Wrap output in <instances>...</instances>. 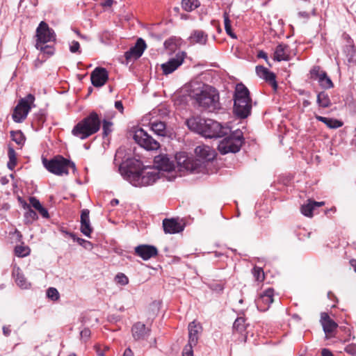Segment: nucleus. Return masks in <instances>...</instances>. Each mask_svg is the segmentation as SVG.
<instances>
[{"label": "nucleus", "mask_w": 356, "mask_h": 356, "mask_svg": "<svg viewBox=\"0 0 356 356\" xmlns=\"http://www.w3.org/2000/svg\"><path fill=\"white\" fill-rule=\"evenodd\" d=\"M196 158L188 156L184 152H178L175 160L180 170H187L193 173L203 172L207 164L216 156L213 149L207 145H199L195 149Z\"/></svg>", "instance_id": "nucleus-1"}, {"label": "nucleus", "mask_w": 356, "mask_h": 356, "mask_svg": "<svg viewBox=\"0 0 356 356\" xmlns=\"http://www.w3.org/2000/svg\"><path fill=\"white\" fill-rule=\"evenodd\" d=\"M189 95L200 106L210 111L220 108L219 95L216 90L210 86L193 82L190 86Z\"/></svg>", "instance_id": "nucleus-2"}, {"label": "nucleus", "mask_w": 356, "mask_h": 356, "mask_svg": "<svg viewBox=\"0 0 356 356\" xmlns=\"http://www.w3.org/2000/svg\"><path fill=\"white\" fill-rule=\"evenodd\" d=\"M120 171L125 179L136 187L146 186L154 184L160 178V172L156 168L145 166L138 170L120 167Z\"/></svg>", "instance_id": "nucleus-3"}, {"label": "nucleus", "mask_w": 356, "mask_h": 356, "mask_svg": "<svg viewBox=\"0 0 356 356\" xmlns=\"http://www.w3.org/2000/svg\"><path fill=\"white\" fill-rule=\"evenodd\" d=\"M101 127V120L96 112H91L89 115L78 122L72 131V134L84 140L97 133Z\"/></svg>", "instance_id": "nucleus-4"}, {"label": "nucleus", "mask_w": 356, "mask_h": 356, "mask_svg": "<svg viewBox=\"0 0 356 356\" xmlns=\"http://www.w3.org/2000/svg\"><path fill=\"white\" fill-rule=\"evenodd\" d=\"M234 101V114L240 118H247L251 112L252 101L248 89L243 83L236 86Z\"/></svg>", "instance_id": "nucleus-5"}, {"label": "nucleus", "mask_w": 356, "mask_h": 356, "mask_svg": "<svg viewBox=\"0 0 356 356\" xmlns=\"http://www.w3.org/2000/svg\"><path fill=\"white\" fill-rule=\"evenodd\" d=\"M35 47L42 53L47 56H51L54 53V48L51 44H47L48 42L56 40V33L52 29L44 22H41L36 29Z\"/></svg>", "instance_id": "nucleus-6"}, {"label": "nucleus", "mask_w": 356, "mask_h": 356, "mask_svg": "<svg viewBox=\"0 0 356 356\" xmlns=\"http://www.w3.org/2000/svg\"><path fill=\"white\" fill-rule=\"evenodd\" d=\"M42 163L50 172L59 176L68 175L70 169L74 172L76 170L75 164L73 162L60 156H56L49 161L43 159Z\"/></svg>", "instance_id": "nucleus-7"}, {"label": "nucleus", "mask_w": 356, "mask_h": 356, "mask_svg": "<svg viewBox=\"0 0 356 356\" xmlns=\"http://www.w3.org/2000/svg\"><path fill=\"white\" fill-rule=\"evenodd\" d=\"M243 143V137L242 133L240 131H236L222 140L218 144V149L222 154L229 152L236 153L240 150Z\"/></svg>", "instance_id": "nucleus-8"}, {"label": "nucleus", "mask_w": 356, "mask_h": 356, "mask_svg": "<svg viewBox=\"0 0 356 356\" xmlns=\"http://www.w3.org/2000/svg\"><path fill=\"white\" fill-rule=\"evenodd\" d=\"M34 102L35 97L31 94L20 99L12 114L13 121L17 123L22 122L26 118L31 108L35 106Z\"/></svg>", "instance_id": "nucleus-9"}, {"label": "nucleus", "mask_w": 356, "mask_h": 356, "mask_svg": "<svg viewBox=\"0 0 356 356\" xmlns=\"http://www.w3.org/2000/svg\"><path fill=\"white\" fill-rule=\"evenodd\" d=\"M229 132V127L222 126L217 121L208 119L205 120L201 135L205 138H220L227 135Z\"/></svg>", "instance_id": "nucleus-10"}, {"label": "nucleus", "mask_w": 356, "mask_h": 356, "mask_svg": "<svg viewBox=\"0 0 356 356\" xmlns=\"http://www.w3.org/2000/svg\"><path fill=\"white\" fill-rule=\"evenodd\" d=\"M134 139L140 147L147 150H156L160 147L159 143L141 128L135 131Z\"/></svg>", "instance_id": "nucleus-11"}, {"label": "nucleus", "mask_w": 356, "mask_h": 356, "mask_svg": "<svg viewBox=\"0 0 356 356\" xmlns=\"http://www.w3.org/2000/svg\"><path fill=\"white\" fill-rule=\"evenodd\" d=\"M311 78L318 81L319 85L325 88L329 89L333 87V83L327 76V73L321 70L319 66H314L310 71Z\"/></svg>", "instance_id": "nucleus-12"}, {"label": "nucleus", "mask_w": 356, "mask_h": 356, "mask_svg": "<svg viewBox=\"0 0 356 356\" xmlns=\"http://www.w3.org/2000/svg\"><path fill=\"white\" fill-rule=\"evenodd\" d=\"M186 57L184 51H179L175 57L170 58L168 62L161 65L164 74H169L176 70L184 62Z\"/></svg>", "instance_id": "nucleus-13"}, {"label": "nucleus", "mask_w": 356, "mask_h": 356, "mask_svg": "<svg viewBox=\"0 0 356 356\" xmlns=\"http://www.w3.org/2000/svg\"><path fill=\"white\" fill-rule=\"evenodd\" d=\"M274 290L268 288L256 300V305L259 310L266 311L273 302Z\"/></svg>", "instance_id": "nucleus-14"}, {"label": "nucleus", "mask_w": 356, "mask_h": 356, "mask_svg": "<svg viewBox=\"0 0 356 356\" xmlns=\"http://www.w3.org/2000/svg\"><path fill=\"white\" fill-rule=\"evenodd\" d=\"M146 49V44L144 40L138 38L136 44L125 52L124 56L127 61L139 58Z\"/></svg>", "instance_id": "nucleus-15"}, {"label": "nucleus", "mask_w": 356, "mask_h": 356, "mask_svg": "<svg viewBox=\"0 0 356 356\" xmlns=\"http://www.w3.org/2000/svg\"><path fill=\"white\" fill-rule=\"evenodd\" d=\"M108 79L107 70L104 67H96L91 73L90 79L95 87L103 86Z\"/></svg>", "instance_id": "nucleus-16"}, {"label": "nucleus", "mask_w": 356, "mask_h": 356, "mask_svg": "<svg viewBox=\"0 0 356 356\" xmlns=\"http://www.w3.org/2000/svg\"><path fill=\"white\" fill-rule=\"evenodd\" d=\"M154 165L159 171H171L175 168L174 161L165 154H160L154 157Z\"/></svg>", "instance_id": "nucleus-17"}, {"label": "nucleus", "mask_w": 356, "mask_h": 356, "mask_svg": "<svg viewBox=\"0 0 356 356\" xmlns=\"http://www.w3.org/2000/svg\"><path fill=\"white\" fill-rule=\"evenodd\" d=\"M135 253L143 260H148L158 254V250L154 245H140L135 248Z\"/></svg>", "instance_id": "nucleus-18"}, {"label": "nucleus", "mask_w": 356, "mask_h": 356, "mask_svg": "<svg viewBox=\"0 0 356 356\" xmlns=\"http://www.w3.org/2000/svg\"><path fill=\"white\" fill-rule=\"evenodd\" d=\"M188 343L191 346H195L198 341L199 334L202 330V325L196 321L188 325Z\"/></svg>", "instance_id": "nucleus-19"}, {"label": "nucleus", "mask_w": 356, "mask_h": 356, "mask_svg": "<svg viewBox=\"0 0 356 356\" xmlns=\"http://www.w3.org/2000/svg\"><path fill=\"white\" fill-rule=\"evenodd\" d=\"M256 72L260 78L264 79L271 85L275 90L277 89V84L275 80V74L273 72L261 65L256 67Z\"/></svg>", "instance_id": "nucleus-20"}, {"label": "nucleus", "mask_w": 356, "mask_h": 356, "mask_svg": "<svg viewBox=\"0 0 356 356\" xmlns=\"http://www.w3.org/2000/svg\"><path fill=\"white\" fill-rule=\"evenodd\" d=\"M163 227L164 232L167 234H176L184 229V226L173 218L163 220Z\"/></svg>", "instance_id": "nucleus-21"}, {"label": "nucleus", "mask_w": 356, "mask_h": 356, "mask_svg": "<svg viewBox=\"0 0 356 356\" xmlns=\"http://www.w3.org/2000/svg\"><path fill=\"white\" fill-rule=\"evenodd\" d=\"M321 323L326 335L332 333L337 327V324L330 318L327 313H322L321 315Z\"/></svg>", "instance_id": "nucleus-22"}, {"label": "nucleus", "mask_w": 356, "mask_h": 356, "mask_svg": "<svg viewBox=\"0 0 356 356\" xmlns=\"http://www.w3.org/2000/svg\"><path fill=\"white\" fill-rule=\"evenodd\" d=\"M149 334V330L140 322L135 323L132 327V335L136 340L145 339Z\"/></svg>", "instance_id": "nucleus-23"}, {"label": "nucleus", "mask_w": 356, "mask_h": 356, "mask_svg": "<svg viewBox=\"0 0 356 356\" xmlns=\"http://www.w3.org/2000/svg\"><path fill=\"white\" fill-rule=\"evenodd\" d=\"M89 210L83 209L81 214V231L86 236L90 237L92 232L89 218Z\"/></svg>", "instance_id": "nucleus-24"}, {"label": "nucleus", "mask_w": 356, "mask_h": 356, "mask_svg": "<svg viewBox=\"0 0 356 356\" xmlns=\"http://www.w3.org/2000/svg\"><path fill=\"white\" fill-rule=\"evenodd\" d=\"M204 122L205 119L200 117H192L186 120V124L189 129L201 135Z\"/></svg>", "instance_id": "nucleus-25"}, {"label": "nucleus", "mask_w": 356, "mask_h": 356, "mask_svg": "<svg viewBox=\"0 0 356 356\" xmlns=\"http://www.w3.org/2000/svg\"><path fill=\"white\" fill-rule=\"evenodd\" d=\"M13 276L17 285L22 289H27L31 287V283L28 282L19 268H15L13 270Z\"/></svg>", "instance_id": "nucleus-26"}, {"label": "nucleus", "mask_w": 356, "mask_h": 356, "mask_svg": "<svg viewBox=\"0 0 356 356\" xmlns=\"http://www.w3.org/2000/svg\"><path fill=\"white\" fill-rule=\"evenodd\" d=\"M274 59L277 61L288 60L289 59V47L283 44L277 45L274 53Z\"/></svg>", "instance_id": "nucleus-27"}, {"label": "nucleus", "mask_w": 356, "mask_h": 356, "mask_svg": "<svg viewBox=\"0 0 356 356\" xmlns=\"http://www.w3.org/2000/svg\"><path fill=\"white\" fill-rule=\"evenodd\" d=\"M191 43H199L204 44L207 40V35L201 30L194 31L189 37Z\"/></svg>", "instance_id": "nucleus-28"}, {"label": "nucleus", "mask_w": 356, "mask_h": 356, "mask_svg": "<svg viewBox=\"0 0 356 356\" xmlns=\"http://www.w3.org/2000/svg\"><path fill=\"white\" fill-rule=\"evenodd\" d=\"M316 119L320 122H323L327 125V127L330 129H337L342 127L343 125V123L341 121L333 118L316 115Z\"/></svg>", "instance_id": "nucleus-29"}, {"label": "nucleus", "mask_w": 356, "mask_h": 356, "mask_svg": "<svg viewBox=\"0 0 356 356\" xmlns=\"http://www.w3.org/2000/svg\"><path fill=\"white\" fill-rule=\"evenodd\" d=\"M182 44V40L179 38L172 37L164 42V46L166 49H168L171 52H174L176 49Z\"/></svg>", "instance_id": "nucleus-30"}, {"label": "nucleus", "mask_w": 356, "mask_h": 356, "mask_svg": "<svg viewBox=\"0 0 356 356\" xmlns=\"http://www.w3.org/2000/svg\"><path fill=\"white\" fill-rule=\"evenodd\" d=\"M151 129L158 136H165L167 135L165 124L161 121L151 122Z\"/></svg>", "instance_id": "nucleus-31"}, {"label": "nucleus", "mask_w": 356, "mask_h": 356, "mask_svg": "<svg viewBox=\"0 0 356 356\" xmlns=\"http://www.w3.org/2000/svg\"><path fill=\"white\" fill-rule=\"evenodd\" d=\"M317 104L323 108H327L331 105L329 95L325 92H321L317 95Z\"/></svg>", "instance_id": "nucleus-32"}, {"label": "nucleus", "mask_w": 356, "mask_h": 356, "mask_svg": "<svg viewBox=\"0 0 356 356\" xmlns=\"http://www.w3.org/2000/svg\"><path fill=\"white\" fill-rule=\"evenodd\" d=\"M200 6L198 0H182L181 7L186 12H191Z\"/></svg>", "instance_id": "nucleus-33"}, {"label": "nucleus", "mask_w": 356, "mask_h": 356, "mask_svg": "<svg viewBox=\"0 0 356 356\" xmlns=\"http://www.w3.org/2000/svg\"><path fill=\"white\" fill-rule=\"evenodd\" d=\"M223 18H224V24H225V29L227 35H229L231 38L236 39V34L232 31L231 28V21L229 17V15L227 12H225L223 14Z\"/></svg>", "instance_id": "nucleus-34"}, {"label": "nucleus", "mask_w": 356, "mask_h": 356, "mask_svg": "<svg viewBox=\"0 0 356 356\" xmlns=\"http://www.w3.org/2000/svg\"><path fill=\"white\" fill-rule=\"evenodd\" d=\"M10 136L13 141L17 145H22L25 141V137L21 131H12Z\"/></svg>", "instance_id": "nucleus-35"}, {"label": "nucleus", "mask_w": 356, "mask_h": 356, "mask_svg": "<svg viewBox=\"0 0 356 356\" xmlns=\"http://www.w3.org/2000/svg\"><path fill=\"white\" fill-rule=\"evenodd\" d=\"M233 328L234 330L242 333L245 330L246 325L245 323V318L243 317L237 318L233 325Z\"/></svg>", "instance_id": "nucleus-36"}, {"label": "nucleus", "mask_w": 356, "mask_h": 356, "mask_svg": "<svg viewBox=\"0 0 356 356\" xmlns=\"http://www.w3.org/2000/svg\"><path fill=\"white\" fill-rule=\"evenodd\" d=\"M8 154L9 158V161L8 162V168L10 170H13L17 164L16 153L13 148L10 147L8 149Z\"/></svg>", "instance_id": "nucleus-37"}, {"label": "nucleus", "mask_w": 356, "mask_h": 356, "mask_svg": "<svg viewBox=\"0 0 356 356\" xmlns=\"http://www.w3.org/2000/svg\"><path fill=\"white\" fill-rule=\"evenodd\" d=\"M314 209V207L312 203V201L309 200L307 204H303L301 207V213L305 216L312 217Z\"/></svg>", "instance_id": "nucleus-38"}, {"label": "nucleus", "mask_w": 356, "mask_h": 356, "mask_svg": "<svg viewBox=\"0 0 356 356\" xmlns=\"http://www.w3.org/2000/svg\"><path fill=\"white\" fill-rule=\"evenodd\" d=\"M15 254L18 257H26L29 254L30 249L27 246L18 245L15 249Z\"/></svg>", "instance_id": "nucleus-39"}, {"label": "nucleus", "mask_w": 356, "mask_h": 356, "mask_svg": "<svg viewBox=\"0 0 356 356\" xmlns=\"http://www.w3.org/2000/svg\"><path fill=\"white\" fill-rule=\"evenodd\" d=\"M254 277L257 281L261 282L264 279V273L261 268L254 267L252 270Z\"/></svg>", "instance_id": "nucleus-40"}, {"label": "nucleus", "mask_w": 356, "mask_h": 356, "mask_svg": "<svg viewBox=\"0 0 356 356\" xmlns=\"http://www.w3.org/2000/svg\"><path fill=\"white\" fill-rule=\"evenodd\" d=\"M47 296L49 298L52 300H57L59 299V293L58 290L55 288L51 287L47 291Z\"/></svg>", "instance_id": "nucleus-41"}, {"label": "nucleus", "mask_w": 356, "mask_h": 356, "mask_svg": "<svg viewBox=\"0 0 356 356\" xmlns=\"http://www.w3.org/2000/svg\"><path fill=\"white\" fill-rule=\"evenodd\" d=\"M24 217L28 222H31L37 219L38 216L35 211L29 208V210L25 213Z\"/></svg>", "instance_id": "nucleus-42"}, {"label": "nucleus", "mask_w": 356, "mask_h": 356, "mask_svg": "<svg viewBox=\"0 0 356 356\" xmlns=\"http://www.w3.org/2000/svg\"><path fill=\"white\" fill-rule=\"evenodd\" d=\"M115 281L121 284V285H126L128 284L129 282V279L128 277L123 273H118L116 276H115Z\"/></svg>", "instance_id": "nucleus-43"}, {"label": "nucleus", "mask_w": 356, "mask_h": 356, "mask_svg": "<svg viewBox=\"0 0 356 356\" xmlns=\"http://www.w3.org/2000/svg\"><path fill=\"white\" fill-rule=\"evenodd\" d=\"M103 134L104 136H108L112 131L111 127L113 123L108 120H103Z\"/></svg>", "instance_id": "nucleus-44"}, {"label": "nucleus", "mask_w": 356, "mask_h": 356, "mask_svg": "<svg viewBox=\"0 0 356 356\" xmlns=\"http://www.w3.org/2000/svg\"><path fill=\"white\" fill-rule=\"evenodd\" d=\"M74 240H76L79 245H82L86 249H91L92 248V244L88 241L80 238H74Z\"/></svg>", "instance_id": "nucleus-45"}, {"label": "nucleus", "mask_w": 356, "mask_h": 356, "mask_svg": "<svg viewBox=\"0 0 356 356\" xmlns=\"http://www.w3.org/2000/svg\"><path fill=\"white\" fill-rule=\"evenodd\" d=\"M80 44L77 41L73 40L70 44V50L72 53H80Z\"/></svg>", "instance_id": "nucleus-46"}, {"label": "nucleus", "mask_w": 356, "mask_h": 356, "mask_svg": "<svg viewBox=\"0 0 356 356\" xmlns=\"http://www.w3.org/2000/svg\"><path fill=\"white\" fill-rule=\"evenodd\" d=\"M345 351L353 356H356V344L352 343L345 348Z\"/></svg>", "instance_id": "nucleus-47"}, {"label": "nucleus", "mask_w": 356, "mask_h": 356, "mask_svg": "<svg viewBox=\"0 0 356 356\" xmlns=\"http://www.w3.org/2000/svg\"><path fill=\"white\" fill-rule=\"evenodd\" d=\"M194 346H191L189 343L187 346H186L184 352H183V356H193V347Z\"/></svg>", "instance_id": "nucleus-48"}, {"label": "nucleus", "mask_w": 356, "mask_h": 356, "mask_svg": "<svg viewBox=\"0 0 356 356\" xmlns=\"http://www.w3.org/2000/svg\"><path fill=\"white\" fill-rule=\"evenodd\" d=\"M29 202H30V204L35 209H36L38 207H39V206L41 204L40 201L38 200H37L35 197H30L29 198Z\"/></svg>", "instance_id": "nucleus-49"}, {"label": "nucleus", "mask_w": 356, "mask_h": 356, "mask_svg": "<svg viewBox=\"0 0 356 356\" xmlns=\"http://www.w3.org/2000/svg\"><path fill=\"white\" fill-rule=\"evenodd\" d=\"M299 18L307 20L310 17V13L306 11H300L298 13Z\"/></svg>", "instance_id": "nucleus-50"}, {"label": "nucleus", "mask_w": 356, "mask_h": 356, "mask_svg": "<svg viewBox=\"0 0 356 356\" xmlns=\"http://www.w3.org/2000/svg\"><path fill=\"white\" fill-rule=\"evenodd\" d=\"M90 336V330L88 328H85L81 332V337L83 339H88Z\"/></svg>", "instance_id": "nucleus-51"}, {"label": "nucleus", "mask_w": 356, "mask_h": 356, "mask_svg": "<svg viewBox=\"0 0 356 356\" xmlns=\"http://www.w3.org/2000/svg\"><path fill=\"white\" fill-rule=\"evenodd\" d=\"M38 212L40 213V214L44 217V218H49V213H48V211L47 210L44 208L43 207H41V209L38 211Z\"/></svg>", "instance_id": "nucleus-52"}, {"label": "nucleus", "mask_w": 356, "mask_h": 356, "mask_svg": "<svg viewBox=\"0 0 356 356\" xmlns=\"http://www.w3.org/2000/svg\"><path fill=\"white\" fill-rule=\"evenodd\" d=\"M257 57L260 58H264L266 62H268L267 54L266 52H264V51H259L257 54Z\"/></svg>", "instance_id": "nucleus-53"}, {"label": "nucleus", "mask_w": 356, "mask_h": 356, "mask_svg": "<svg viewBox=\"0 0 356 356\" xmlns=\"http://www.w3.org/2000/svg\"><path fill=\"white\" fill-rule=\"evenodd\" d=\"M115 107L120 112L123 111V105L120 101H117L115 102Z\"/></svg>", "instance_id": "nucleus-54"}, {"label": "nucleus", "mask_w": 356, "mask_h": 356, "mask_svg": "<svg viewBox=\"0 0 356 356\" xmlns=\"http://www.w3.org/2000/svg\"><path fill=\"white\" fill-rule=\"evenodd\" d=\"M95 350L98 356H105L104 350H102L99 346H96Z\"/></svg>", "instance_id": "nucleus-55"}, {"label": "nucleus", "mask_w": 356, "mask_h": 356, "mask_svg": "<svg viewBox=\"0 0 356 356\" xmlns=\"http://www.w3.org/2000/svg\"><path fill=\"white\" fill-rule=\"evenodd\" d=\"M123 356H134V353L132 352L131 348H127L124 350Z\"/></svg>", "instance_id": "nucleus-56"}, {"label": "nucleus", "mask_w": 356, "mask_h": 356, "mask_svg": "<svg viewBox=\"0 0 356 356\" xmlns=\"http://www.w3.org/2000/svg\"><path fill=\"white\" fill-rule=\"evenodd\" d=\"M322 356H333V355L329 350L325 348L322 350Z\"/></svg>", "instance_id": "nucleus-57"}, {"label": "nucleus", "mask_w": 356, "mask_h": 356, "mask_svg": "<svg viewBox=\"0 0 356 356\" xmlns=\"http://www.w3.org/2000/svg\"><path fill=\"white\" fill-rule=\"evenodd\" d=\"M312 203L314 206V207H321V206H323L325 204V202H315V201H312Z\"/></svg>", "instance_id": "nucleus-58"}, {"label": "nucleus", "mask_w": 356, "mask_h": 356, "mask_svg": "<svg viewBox=\"0 0 356 356\" xmlns=\"http://www.w3.org/2000/svg\"><path fill=\"white\" fill-rule=\"evenodd\" d=\"M3 332L6 336H8L10 333V330L7 327L3 326Z\"/></svg>", "instance_id": "nucleus-59"}, {"label": "nucleus", "mask_w": 356, "mask_h": 356, "mask_svg": "<svg viewBox=\"0 0 356 356\" xmlns=\"http://www.w3.org/2000/svg\"><path fill=\"white\" fill-rule=\"evenodd\" d=\"M350 265L353 267L355 271L356 272V259H352L350 261Z\"/></svg>", "instance_id": "nucleus-60"}, {"label": "nucleus", "mask_w": 356, "mask_h": 356, "mask_svg": "<svg viewBox=\"0 0 356 356\" xmlns=\"http://www.w3.org/2000/svg\"><path fill=\"white\" fill-rule=\"evenodd\" d=\"M310 102L308 101V100H304L303 102H302V105L304 107H307L310 105Z\"/></svg>", "instance_id": "nucleus-61"}, {"label": "nucleus", "mask_w": 356, "mask_h": 356, "mask_svg": "<svg viewBox=\"0 0 356 356\" xmlns=\"http://www.w3.org/2000/svg\"><path fill=\"white\" fill-rule=\"evenodd\" d=\"M118 202H119L118 200H117V199H113V200L111 201V204H112L113 206H114V205H117V204H118Z\"/></svg>", "instance_id": "nucleus-62"}, {"label": "nucleus", "mask_w": 356, "mask_h": 356, "mask_svg": "<svg viewBox=\"0 0 356 356\" xmlns=\"http://www.w3.org/2000/svg\"><path fill=\"white\" fill-rule=\"evenodd\" d=\"M112 2H113V1H112V0H107V1H106V3H105V5H106V6H111Z\"/></svg>", "instance_id": "nucleus-63"}, {"label": "nucleus", "mask_w": 356, "mask_h": 356, "mask_svg": "<svg viewBox=\"0 0 356 356\" xmlns=\"http://www.w3.org/2000/svg\"><path fill=\"white\" fill-rule=\"evenodd\" d=\"M75 32H76V33L78 35H79L81 38H85V36L81 35L79 33V32L78 31H76Z\"/></svg>", "instance_id": "nucleus-64"}]
</instances>
